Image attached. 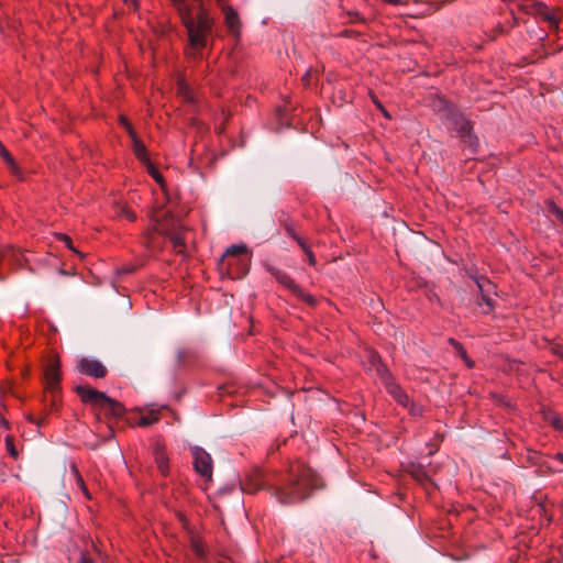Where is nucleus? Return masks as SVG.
Returning a JSON list of instances; mask_svg holds the SVG:
<instances>
[{"instance_id":"f257e3e1","label":"nucleus","mask_w":563,"mask_h":563,"mask_svg":"<svg viewBox=\"0 0 563 563\" xmlns=\"http://www.w3.org/2000/svg\"><path fill=\"white\" fill-rule=\"evenodd\" d=\"M323 487L324 484L319 474L302 462L291 463L285 472L269 477L256 470L241 482L244 493L254 494L265 489L285 506L306 501L314 490Z\"/></svg>"},{"instance_id":"f03ea898","label":"nucleus","mask_w":563,"mask_h":563,"mask_svg":"<svg viewBox=\"0 0 563 563\" xmlns=\"http://www.w3.org/2000/svg\"><path fill=\"white\" fill-rule=\"evenodd\" d=\"M439 112L448 128L454 130L466 145L472 148L477 145V139L472 133L471 122L453 104L440 100Z\"/></svg>"},{"instance_id":"7ed1b4c3","label":"nucleus","mask_w":563,"mask_h":563,"mask_svg":"<svg viewBox=\"0 0 563 563\" xmlns=\"http://www.w3.org/2000/svg\"><path fill=\"white\" fill-rule=\"evenodd\" d=\"M250 261L245 245H231L220 260V269L232 279H242L249 272Z\"/></svg>"},{"instance_id":"20e7f679","label":"nucleus","mask_w":563,"mask_h":563,"mask_svg":"<svg viewBox=\"0 0 563 563\" xmlns=\"http://www.w3.org/2000/svg\"><path fill=\"white\" fill-rule=\"evenodd\" d=\"M75 390L82 402L103 409L111 417L119 418L124 413L123 405L108 397L102 391H99L88 385H78Z\"/></svg>"},{"instance_id":"39448f33","label":"nucleus","mask_w":563,"mask_h":563,"mask_svg":"<svg viewBox=\"0 0 563 563\" xmlns=\"http://www.w3.org/2000/svg\"><path fill=\"white\" fill-rule=\"evenodd\" d=\"M519 10L527 14L541 18L549 24L550 29L552 30L559 29V11L556 9L549 8L543 2L533 1L529 4H520Z\"/></svg>"},{"instance_id":"423d86ee","label":"nucleus","mask_w":563,"mask_h":563,"mask_svg":"<svg viewBox=\"0 0 563 563\" xmlns=\"http://www.w3.org/2000/svg\"><path fill=\"white\" fill-rule=\"evenodd\" d=\"M192 456L196 472L205 479L211 481L213 465L210 454L202 448L195 446L192 449Z\"/></svg>"},{"instance_id":"0eeeda50","label":"nucleus","mask_w":563,"mask_h":563,"mask_svg":"<svg viewBox=\"0 0 563 563\" xmlns=\"http://www.w3.org/2000/svg\"><path fill=\"white\" fill-rule=\"evenodd\" d=\"M77 369L95 378H103L107 375V367L98 360L81 358L77 364Z\"/></svg>"},{"instance_id":"6e6552de","label":"nucleus","mask_w":563,"mask_h":563,"mask_svg":"<svg viewBox=\"0 0 563 563\" xmlns=\"http://www.w3.org/2000/svg\"><path fill=\"white\" fill-rule=\"evenodd\" d=\"M45 386L52 393L58 390L60 382L59 362L57 360H51L44 368Z\"/></svg>"},{"instance_id":"1a4fd4ad","label":"nucleus","mask_w":563,"mask_h":563,"mask_svg":"<svg viewBox=\"0 0 563 563\" xmlns=\"http://www.w3.org/2000/svg\"><path fill=\"white\" fill-rule=\"evenodd\" d=\"M122 124L132 139L133 152L136 155V157L144 164L148 163L150 159L147 157L146 147H145L144 143L136 136V133L134 132L130 122L125 119H122Z\"/></svg>"},{"instance_id":"9d476101","label":"nucleus","mask_w":563,"mask_h":563,"mask_svg":"<svg viewBox=\"0 0 563 563\" xmlns=\"http://www.w3.org/2000/svg\"><path fill=\"white\" fill-rule=\"evenodd\" d=\"M156 221L159 225V231L163 234H167L177 230H184V227L179 220L176 219L169 211L162 212V214L156 217Z\"/></svg>"},{"instance_id":"9b49d317","label":"nucleus","mask_w":563,"mask_h":563,"mask_svg":"<svg viewBox=\"0 0 563 563\" xmlns=\"http://www.w3.org/2000/svg\"><path fill=\"white\" fill-rule=\"evenodd\" d=\"M378 372L386 375V388L388 393L394 397V399L398 404L406 407L409 402L408 395L402 390L400 386H398L397 384L393 383L389 379V376L387 375V371L385 367L378 368Z\"/></svg>"},{"instance_id":"f8f14e48","label":"nucleus","mask_w":563,"mask_h":563,"mask_svg":"<svg viewBox=\"0 0 563 563\" xmlns=\"http://www.w3.org/2000/svg\"><path fill=\"white\" fill-rule=\"evenodd\" d=\"M269 273L276 278L278 283H280L283 286H285L287 289H289L294 295H300L301 288L295 283V280L285 272L275 268L269 267Z\"/></svg>"},{"instance_id":"ddd939ff","label":"nucleus","mask_w":563,"mask_h":563,"mask_svg":"<svg viewBox=\"0 0 563 563\" xmlns=\"http://www.w3.org/2000/svg\"><path fill=\"white\" fill-rule=\"evenodd\" d=\"M224 19L229 31L234 35H239L240 20L238 13L232 8H227L224 10Z\"/></svg>"},{"instance_id":"4468645a","label":"nucleus","mask_w":563,"mask_h":563,"mask_svg":"<svg viewBox=\"0 0 563 563\" xmlns=\"http://www.w3.org/2000/svg\"><path fill=\"white\" fill-rule=\"evenodd\" d=\"M0 156L5 162L9 170L12 175H14L19 179H23V173L21 168L18 166L11 154L7 151V148L3 146L0 148Z\"/></svg>"},{"instance_id":"2eb2a0df","label":"nucleus","mask_w":563,"mask_h":563,"mask_svg":"<svg viewBox=\"0 0 563 563\" xmlns=\"http://www.w3.org/2000/svg\"><path fill=\"white\" fill-rule=\"evenodd\" d=\"M477 286L481 290V294H482V301L487 306V309L484 310V312H489L493 310L494 308V299L489 296V289L493 287V285L490 284V282L486 280V282H477Z\"/></svg>"},{"instance_id":"dca6fc26","label":"nucleus","mask_w":563,"mask_h":563,"mask_svg":"<svg viewBox=\"0 0 563 563\" xmlns=\"http://www.w3.org/2000/svg\"><path fill=\"white\" fill-rule=\"evenodd\" d=\"M172 244L175 252L181 254L185 250V241L183 236V230L173 231L166 234Z\"/></svg>"},{"instance_id":"f3484780","label":"nucleus","mask_w":563,"mask_h":563,"mask_svg":"<svg viewBox=\"0 0 563 563\" xmlns=\"http://www.w3.org/2000/svg\"><path fill=\"white\" fill-rule=\"evenodd\" d=\"M543 419L553 426V428L563 432V420L558 413L550 409L543 410Z\"/></svg>"},{"instance_id":"a211bd4d","label":"nucleus","mask_w":563,"mask_h":563,"mask_svg":"<svg viewBox=\"0 0 563 563\" xmlns=\"http://www.w3.org/2000/svg\"><path fill=\"white\" fill-rule=\"evenodd\" d=\"M1 258L9 260L18 265H22L23 254L22 252L16 251L12 247H7L5 250L2 251Z\"/></svg>"},{"instance_id":"6ab92c4d","label":"nucleus","mask_w":563,"mask_h":563,"mask_svg":"<svg viewBox=\"0 0 563 563\" xmlns=\"http://www.w3.org/2000/svg\"><path fill=\"white\" fill-rule=\"evenodd\" d=\"M155 461L162 474L166 475L168 470V460L165 455V452L159 448H157L155 451Z\"/></svg>"},{"instance_id":"aec40b11","label":"nucleus","mask_w":563,"mask_h":563,"mask_svg":"<svg viewBox=\"0 0 563 563\" xmlns=\"http://www.w3.org/2000/svg\"><path fill=\"white\" fill-rule=\"evenodd\" d=\"M191 550L199 560L206 559V549L199 539L192 537L190 541Z\"/></svg>"},{"instance_id":"412c9836","label":"nucleus","mask_w":563,"mask_h":563,"mask_svg":"<svg viewBox=\"0 0 563 563\" xmlns=\"http://www.w3.org/2000/svg\"><path fill=\"white\" fill-rule=\"evenodd\" d=\"M450 342L455 347V350L457 351L460 356L464 360L466 365L468 367H473L474 366V362L467 356L466 351L463 349V346L459 342L453 340V339H451Z\"/></svg>"},{"instance_id":"4be33fe9","label":"nucleus","mask_w":563,"mask_h":563,"mask_svg":"<svg viewBox=\"0 0 563 563\" xmlns=\"http://www.w3.org/2000/svg\"><path fill=\"white\" fill-rule=\"evenodd\" d=\"M158 421V411L152 410L148 415L142 416L139 424L142 427H148Z\"/></svg>"},{"instance_id":"5701e85b","label":"nucleus","mask_w":563,"mask_h":563,"mask_svg":"<svg viewBox=\"0 0 563 563\" xmlns=\"http://www.w3.org/2000/svg\"><path fill=\"white\" fill-rule=\"evenodd\" d=\"M118 213L122 217H125L129 221H134L136 219L135 213L130 210L125 205H120L118 207Z\"/></svg>"},{"instance_id":"b1692460","label":"nucleus","mask_w":563,"mask_h":563,"mask_svg":"<svg viewBox=\"0 0 563 563\" xmlns=\"http://www.w3.org/2000/svg\"><path fill=\"white\" fill-rule=\"evenodd\" d=\"M549 212L554 216L563 224V209L554 202L549 203Z\"/></svg>"},{"instance_id":"393cba45","label":"nucleus","mask_w":563,"mask_h":563,"mask_svg":"<svg viewBox=\"0 0 563 563\" xmlns=\"http://www.w3.org/2000/svg\"><path fill=\"white\" fill-rule=\"evenodd\" d=\"M415 478L421 483L423 482H429L430 478L427 474V472L423 470V467L421 466H418L417 468H415V471L412 472Z\"/></svg>"},{"instance_id":"a878e982","label":"nucleus","mask_w":563,"mask_h":563,"mask_svg":"<svg viewBox=\"0 0 563 563\" xmlns=\"http://www.w3.org/2000/svg\"><path fill=\"white\" fill-rule=\"evenodd\" d=\"M147 166V169H148V173L152 175V177L162 184L163 181V178H162V175L158 173V170L155 169V167L152 165L151 162L146 163L145 164Z\"/></svg>"},{"instance_id":"bb28decb","label":"nucleus","mask_w":563,"mask_h":563,"mask_svg":"<svg viewBox=\"0 0 563 563\" xmlns=\"http://www.w3.org/2000/svg\"><path fill=\"white\" fill-rule=\"evenodd\" d=\"M58 239H59L60 241H63V242L65 243V245H66L69 250H71L73 252H75V253H77V254L81 255V254H80L77 250H75V247L73 246V242H71V239H70L69 236H67V235H65V234H59V235H58Z\"/></svg>"},{"instance_id":"cd10ccee","label":"nucleus","mask_w":563,"mask_h":563,"mask_svg":"<svg viewBox=\"0 0 563 563\" xmlns=\"http://www.w3.org/2000/svg\"><path fill=\"white\" fill-rule=\"evenodd\" d=\"M298 242H299L300 246L302 247V250L306 252L309 263L311 265H314L316 258H314V255L312 254L311 250L306 244H303L299 239H298Z\"/></svg>"},{"instance_id":"c85d7f7f","label":"nucleus","mask_w":563,"mask_h":563,"mask_svg":"<svg viewBox=\"0 0 563 563\" xmlns=\"http://www.w3.org/2000/svg\"><path fill=\"white\" fill-rule=\"evenodd\" d=\"M296 296L298 298L302 299L303 301H306L310 306H313L316 303V298L309 294H306L302 289H301V294L296 295Z\"/></svg>"},{"instance_id":"c756f323","label":"nucleus","mask_w":563,"mask_h":563,"mask_svg":"<svg viewBox=\"0 0 563 563\" xmlns=\"http://www.w3.org/2000/svg\"><path fill=\"white\" fill-rule=\"evenodd\" d=\"M71 471H73L74 475L76 476V478H77L78 483H79L82 487H85V486H84V481H82V478L79 476L77 468H76L75 466H73V467H71ZM84 489L86 490V488H84Z\"/></svg>"},{"instance_id":"7c9ffc66","label":"nucleus","mask_w":563,"mask_h":563,"mask_svg":"<svg viewBox=\"0 0 563 563\" xmlns=\"http://www.w3.org/2000/svg\"><path fill=\"white\" fill-rule=\"evenodd\" d=\"M7 444H8V450L10 452L11 455L13 456H16L18 452L15 451V449L11 445V441L9 438H7Z\"/></svg>"},{"instance_id":"2f4dec72","label":"nucleus","mask_w":563,"mask_h":563,"mask_svg":"<svg viewBox=\"0 0 563 563\" xmlns=\"http://www.w3.org/2000/svg\"><path fill=\"white\" fill-rule=\"evenodd\" d=\"M186 354L187 352L186 351H178L177 353V360L179 363H183L186 358Z\"/></svg>"},{"instance_id":"473e14b6","label":"nucleus","mask_w":563,"mask_h":563,"mask_svg":"<svg viewBox=\"0 0 563 563\" xmlns=\"http://www.w3.org/2000/svg\"><path fill=\"white\" fill-rule=\"evenodd\" d=\"M78 563H92V562H91V559L86 553H82Z\"/></svg>"},{"instance_id":"72a5a7b5","label":"nucleus","mask_w":563,"mask_h":563,"mask_svg":"<svg viewBox=\"0 0 563 563\" xmlns=\"http://www.w3.org/2000/svg\"><path fill=\"white\" fill-rule=\"evenodd\" d=\"M352 22H362V23H364L365 20L358 13H354Z\"/></svg>"},{"instance_id":"f704fd0d","label":"nucleus","mask_w":563,"mask_h":563,"mask_svg":"<svg viewBox=\"0 0 563 563\" xmlns=\"http://www.w3.org/2000/svg\"><path fill=\"white\" fill-rule=\"evenodd\" d=\"M385 1L388 2V3L395 4V5L401 3V0H385Z\"/></svg>"},{"instance_id":"c9c22d12","label":"nucleus","mask_w":563,"mask_h":563,"mask_svg":"<svg viewBox=\"0 0 563 563\" xmlns=\"http://www.w3.org/2000/svg\"><path fill=\"white\" fill-rule=\"evenodd\" d=\"M556 459L563 463V454H561V453L556 454Z\"/></svg>"},{"instance_id":"e433bc0d","label":"nucleus","mask_w":563,"mask_h":563,"mask_svg":"<svg viewBox=\"0 0 563 563\" xmlns=\"http://www.w3.org/2000/svg\"><path fill=\"white\" fill-rule=\"evenodd\" d=\"M378 107L382 109V111L384 112V114H385L386 117H388L387 111L382 107V104H379V103H378Z\"/></svg>"},{"instance_id":"4c0bfd02","label":"nucleus","mask_w":563,"mask_h":563,"mask_svg":"<svg viewBox=\"0 0 563 563\" xmlns=\"http://www.w3.org/2000/svg\"><path fill=\"white\" fill-rule=\"evenodd\" d=\"M517 23H518V21H517L516 16L514 15V24H517Z\"/></svg>"},{"instance_id":"58836bf2","label":"nucleus","mask_w":563,"mask_h":563,"mask_svg":"<svg viewBox=\"0 0 563 563\" xmlns=\"http://www.w3.org/2000/svg\"><path fill=\"white\" fill-rule=\"evenodd\" d=\"M3 147L2 143L0 142V148Z\"/></svg>"}]
</instances>
